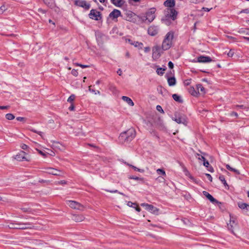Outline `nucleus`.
<instances>
[{
  "label": "nucleus",
  "instance_id": "nucleus-1",
  "mask_svg": "<svg viewBox=\"0 0 249 249\" xmlns=\"http://www.w3.org/2000/svg\"><path fill=\"white\" fill-rule=\"evenodd\" d=\"M178 12L175 9H166L164 12V16L161 21L164 24L169 26L177 17Z\"/></svg>",
  "mask_w": 249,
  "mask_h": 249
},
{
  "label": "nucleus",
  "instance_id": "nucleus-2",
  "mask_svg": "<svg viewBox=\"0 0 249 249\" xmlns=\"http://www.w3.org/2000/svg\"><path fill=\"white\" fill-rule=\"evenodd\" d=\"M135 130L132 128L121 133L119 137V139L122 142H129L135 138Z\"/></svg>",
  "mask_w": 249,
  "mask_h": 249
},
{
  "label": "nucleus",
  "instance_id": "nucleus-3",
  "mask_svg": "<svg viewBox=\"0 0 249 249\" xmlns=\"http://www.w3.org/2000/svg\"><path fill=\"white\" fill-rule=\"evenodd\" d=\"M173 38L174 33L172 32H169L166 35L161 46L163 50H167L171 47Z\"/></svg>",
  "mask_w": 249,
  "mask_h": 249
},
{
  "label": "nucleus",
  "instance_id": "nucleus-4",
  "mask_svg": "<svg viewBox=\"0 0 249 249\" xmlns=\"http://www.w3.org/2000/svg\"><path fill=\"white\" fill-rule=\"evenodd\" d=\"M7 227L9 229H12L25 230L35 229V226L30 223H11L8 225Z\"/></svg>",
  "mask_w": 249,
  "mask_h": 249
},
{
  "label": "nucleus",
  "instance_id": "nucleus-5",
  "mask_svg": "<svg viewBox=\"0 0 249 249\" xmlns=\"http://www.w3.org/2000/svg\"><path fill=\"white\" fill-rule=\"evenodd\" d=\"M156 8H151L147 12L145 15L142 16L141 19L142 21H147L148 23H150L154 20L155 18Z\"/></svg>",
  "mask_w": 249,
  "mask_h": 249
},
{
  "label": "nucleus",
  "instance_id": "nucleus-6",
  "mask_svg": "<svg viewBox=\"0 0 249 249\" xmlns=\"http://www.w3.org/2000/svg\"><path fill=\"white\" fill-rule=\"evenodd\" d=\"M174 116L175 117L172 118V119L178 124H182L185 125H187V121H186V117L185 115L176 113Z\"/></svg>",
  "mask_w": 249,
  "mask_h": 249
},
{
  "label": "nucleus",
  "instance_id": "nucleus-7",
  "mask_svg": "<svg viewBox=\"0 0 249 249\" xmlns=\"http://www.w3.org/2000/svg\"><path fill=\"white\" fill-rule=\"evenodd\" d=\"M141 205L142 207H144L145 209L147 211L154 214L158 215L159 213V209L152 205L148 204L147 203H142Z\"/></svg>",
  "mask_w": 249,
  "mask_h": 249
},
{
  "label": "nucleus",
  "instance_id": "nucleus-8",
  "mask_svg": "<svg viewBox=\"0 0 249 249\" xmlns=\"http://www.w3.org/2000/svg\"><path fill=\"white\" fill-rule=\"evenodd\" d=\"M89 16L90 18L95 20H99L101 18L100 12L94 9L90 10Z\"/></svg>",
  "mask_w": 249,
  "mask_h": 249
},
{
  "label": "nucleus",
  "instance_id": "nucleus-9",
  "mask_svg": "<svg viewBox=\"0 0 249 249\" xmlns=\"http://www.w3.org/2000/svg\"><path fill=\"white\" fill-rule=\"evenodd\" d=\"M74 4L76 6L83 7L86 10H89L90 7V4L84 0H75Z\"/></svg>",
  "mask_w": 249,
  "mask_h": 249
},
{
  "label": "nucleus",
  "instance_id": "nucleus-10",
  "mask_svg": "<svg viewBox=\"0 0 249 249\" xmlns=\"http://www.w3.org/2000/svg\"><path fill=\"white\" fill-rule=\"evenodd\" d=\"M67 204L72 209H77L79 210H83V206L79 203L72 200H69L67 201Z\"/></svg>",
  "mask_w": 249,
  "mask_h": 249
},
{
  "label": "nucleus",
  "instance_id": "nucleus-11",
  "mask_svg": "<svg viewBox=\"0 0 249 249\" xmlns=\"http://www.w3.org/2000/svg\"><path fill=\"white\" fill-rule=\"evenodd\" d=\"M152 57L154 59H158L161 55L162 51L160 46H155L153 48Z\"/></svg>",
  "mask_w": 249,
  "mask_h": 249
},
{
  "label": "nucleus",
  "instance_id": "nucleus-12",
  "mask_svg": "<svg viewBox=\"0 0 249 249\" xmlns=\"http://www.w3.org/2000/svg\"><path fill=\"white\" fill-rule=\"evenodd\" d=\"M47 171L46 172L50 175H53L54 176H61L63 174V172L61 170H58L57 169L49 167L47 168Z\"/></svg>",
  "mask_w": 249,
  "mask_h": 249
},
{
  "label": "nucleus",
  "instance_id": "nucleus-13",
  "mask_svg": "<svg viewBox=\"0 0 249 249\" xmlns=\"http://www.w3.org/2000/svg\"><path fill=\"white\" fill-rule=\"evenodd\" d=\"M159 32V28L156 26H151L148 29V34L151 36H155Z\"/></svg>",
  "mask_w": 249,
  "mask_h": 249
},
{
  "label": "nucleus",
  "instance_id": "nucleus-14",
  "mask_svg": "<svg viewBox=\"0 0 249 249\" xmlns=\"http://www.w3.org/2000/svg\"><path fill=\"white\" fill-rule=\"evenodd\" d=\"M26 155V153L23 151H21L19 153L17 154L15 156V159L18 161H23V160H27H27L25 155Z\"/></svg>",
  "mask_w": 249,
  "mask_h": 249
},
{
  "label": "nucleus",
  "instance_id": "nucleus-15",
  "mask_svg": "<svg viewBox=\"0 0 249 249\" xmlns=\"http://www.w3.org/2000/svg\"><path fill=\"white\" fill-rule=\"evenodd\" d=\"M203 195L206 196L212 203H218L219 202L215 199L211 194L208 192L204 191L202 192Z\"/></svg>",
  "mask_w": 249,
  "mask_h": 249
},
{
  "label": "nucleus",
  "instance_id": "nucleus-16",
  "mask_svg": "<svg viewBox=\"0 0 249 249\" xmlns=\"http://www.w3.org/2000/svg\"><path fill=\"white\" fill-rule=\"evenodd\" d=\"M121 15V11L117 9H114L109 15V17L114 19Z\"/></svg>",
  "mask_w": 249,
  "mask_h": 249
},
{
  "label": "nucleus",
  "instance_id": "nucleus-17",
  "mask_svg": "<svg viewBox=\"0 0 249 249\" xmlns=\"http://www.w3.org/2000/svg\"><path fill=\"white\" fill-rule=\"evenodd\" d=\"M164 5L167 7L166 9H174L175 6V0H166L164 2Z\"/></svg>",
  "mask_w": 249,
  "mask_h": 249
},
{
  "label": "nucleus",
  "instance_id": "nucleus-18",
  "mask_svg": "<svg viewBox=\"0 0 249 249\" xmlns=\"http://www.w3.org/2000/svg\"><path fill=\"white\" fill-rule=\"evenodd\" d=\"M237 224L236 221L235 219H234L233 217L230 215V221L229 223H228V229L231 231L233 233V228L234 226H236Z\"/></svg>",
  "mask_w": 249,
  "mask_h": 249
},
{
  "label": "nucleus",
  "instance_id": "nucleus-19",
  "mask_svg": "<svg viewBox=\"0 0 249 249\" xmlns=\"http://www.w3.org/2000/svg\"><path fill=\"white\" fill-rule=\"evenodd\" d=\"M212 61V59L209 56L201 55L197 58V62L200 63L210 62Z\"/></svg>",
  "mask_w": 249,
  "mask_h": 249
},
{
  "label": "nucleus",
  "instance_id": "nucleus-20",
  "mask_svg": "<svg viewBox=\"0 0 249 249\" xmlns=\"http://www.w3.org/2000/svg\"><path fill=\"white\" fill-rule=\"evenodd\" d=\"M85 219V217L82 215L74 214L72 216V219L76 222H79L83 221Z\"/></svg>",
  "mask_w": 249,
  "mask_h": 249
},
{
  "label": "nucleus",
  "instance_id": "nucleus-21",
  "mask_svg": "<svg viewBox=\"0 0 249 249\" xmlns=\"http://www.w3.org/2000/svg\"><path fill=\"white\" fill-rule=\"evenodd\" d=\"M111 3L117 7H122L124 1L123 0H110Z\"/></svg>",
  "mask_w": 249,
  "mask_h": 249
},
{
  "label": "nucleus",
  "instance_id": "nucleus-22",
  "mask_svg": "<svg viewBox=\"0 0 249 249\" xmlns=\"http://www.w3.org/2000/svg\"><path fill=\"white\" fill-rule=\"evenodd\" d=\"M238 207L242 210H246L248 211L249 210V205L243 202H239L238 203Z\"/></svg>",
  "mask_w": 249,
  "mask_h": 249
},
{
  "label": "nucleus",
  "instance_id": "nucleus-23",
  "mask_svg": "<svg viewBox=\"0 0 249 249\" xmlns=\"http://www.w3.org/2000/svg\"><path fill=\"white\" fill-rule=\"evenodd\" d=\"M122 99L125 102H126L129 105L131 106H134V103L132 100L128 97L123 96Z\"/></svg>",
  "mask_w": 249,
  "mask_h": 249
},
{
  "label": "nucleus",
  "instance_id": "nucleus-24",
  "mask_svg": "<svg viewBox=\"0 0 249 249\" xmlns=\"http://www.w3.org/2000/svg\"><path fill=\"white\" fill-rule=\"evenodd\" d=\"M176 80L174 77L168 78V83L170 86H173L176 84Z\"/></svg>",
  "mask_w": 249,
  "mask_h": 249
},
{
  "label": "nucleus",
  "instance_id": "nucleus-25",
  "mask_svg": "<svg viewBox=\"0 0 249 249\" xmlns=\"http://www.w3.org/2000/svg\"><path fill=\"white\" fill-rule=\"evenodd\" d=\"M189 92L191 95L194 96H197V95L198 94V91H197L194 87L190 88L189 89Z\"/></svg>",
  "mask_w": 249,
  "mask_h": 249
},
{
  "label": "nucleus",
  "instance_id": "nucleus-26",
  "mask_svg": "<svg viewBox=\"0 0 249 249\" xmlns=\"http://www.w3.org/2000/svg\"><path fill=\"white\" fill-rule=\"evenodd\" d=\"M196 89L198 91V94L200 91L202 94L205 93V89L201 84H198L196 85Z\"/></svg>",
  "mask_w": 249,
  "mask_h": 249
},
{
  "label": "nucleus",
  "instance_id": "nucleus-27",
  "mask_svg": "<svg viewBox=\"0 0 249 249\" xmlns=\"http://www.w3.org/2000/svg\"><path fill=\"white\" fill-rule=\"evenodd\" d=\"M172 97L173 99L176 101V102H178V103H182L183 101L181 99L180 96L178 95L177 94H174L172 95Z\"/></svg>",
  "mask_w": 249,
  "mask_h": 249
},
{
  "label": "nucleus",
  "instance_id": "nucleus-28",
  "mask_svg": "<svg viewBox=\"0 0 249 249\" xmlns=\"http://www.w3.org/2000/svg\"><path fill=\"white\" fill-rule=\"evenodd\" d=\"M125 164H126L127 165L129 166V167H132L135 171H138V172H140L141 173H143L144 172V170L143 169H139V168L136 167V166H134L130 164H129L128 163H127L125 162Z\"/></svg>",
  "mask_w": 249,
  "mask_h": 249
},
{
  "label": "nucleus",
  "instance_id": "nucleus-29",
  "mask_svg": "<svg viewBox=\"0 0 249 249\" xmlns=\"http://www.w3.org/2000/svg\"><path fill=\"white\" fill-rule=\"evenodd\" d=\"M226 167L228 170H229L231 171H232V172L236 173V174H238V175L240 174V172L238 170L231 167L229 164H226Z\"/></svg>",
  "mask_w": 249,
  "mask_h": 249
},
{
  "label": "nucleus",
  "instance_id": "nucleus-30",
  "mask_svg": "<svg viewBox=\"0 0 249 249\" xmlns=\"http://www.w3.org/2000/svg\"><path fill=\"white\" fill-rule=\"evenodd\" d=\"M238 33L240 34H243L247 35H249V28H241L240 29Z\"/></svg>",
  "mask_w": 249,
  "mask_h": 249
},
{
  "label": "nucleus",
  "instance_id": "nucleus-31",
  "mask_svg": "<svg viewBox=\"0 0 249 249\" xmlns=\"http://www.w3.org/2000/svg\"><path fill=\"white\" fill-rule=\"evenodd\" d=\"M165 70V69H163L161 68H158L157 69L156 72L159 75H162L164 73V71Z\"/></svg>",
  "mask_w": 249,
  "mask_h": 249
},
{
  "label": "nucleus",
  "instance_id": "nucleus-32",
  "mask_svg": "<svg viewBox=\"0 0 249 249\" xmlns=\"http://www.w3.org/2000/svg\"><path fill=\"white\" fill-rule=\"evenodd\" d=\"M5 117L8 120H12L15 118V116L12 113H7L6 114Z\"/></svg>",
  "mask_w": 249,
  "mask_h": 249
},
{
  "label": "nucleus",
  "instance_id": "nucleus-33",
  "mask_svg": "<svg viewBox=\"0 0 249 249\" xmlns=\"http://www.w3.org/2000/svg\"><path fill=\"white\" fill-rule=\"evenodd\" d=\"M219 179H220V180L223 183V184L225 186H228V184L226 182V181L225 180V178H224V176H223V175H221V176H220L219 177Z\"/></svg>",
  "mask_w": 249,
  "mask_h": 249
},
{
  "label": "nucleus",
  "instance_id": "nucleus-34",
  "mask_svg": "<svg viewBox=\"0 0 249 249\" xmlns=\"http://www.w3.org/2000/svg\"><path fill=\"white\" fill-rule=\"evenodd\" d=\"M129 178L134 179V180H140L142 182H143V180H144V179L142 178H139V177H135V176H130L129 177Z\"/></svg>",
  "mask_w": 249,
  "mask_h": 249
},
{
  "label": "nucleus",
  "instance_id": "nucleus-35",
  "mask_svg": "<svg viewBox=\"0 0 249 249\" xmlns=\"http://www.w3.org/2000/svg\"><path fill=\"white\" fill-rule=\"evenodd\" d=\"M75 96L74 94H71L68 99L67 101L69 103L73 104L72 102L75 99Z\"/></svg>",
  "mask_w": 249,
  "mask_h": 249
},
{
  "label": "nucleus",
  "instance_id": "nucleus-36",
  "mask_svg": "<svg viewBox=\"0 0 249 249\" xmlns=\"http://www.w3.org/2000/svg\"><path fill=\"white\" fill-rule=\"evenodd\" d=\"M53 146L59 149H61V147L63 146L62 145L58 142H54L53 143Z\"/></svg>",
  "mask_w": 249,
  "mask_h": 249
},
{
  "label": "nucleus",
  "instance_id": "nucleus-37",
  "mask_svg": "<svg viewBox=\"0 0 249 249\" xmlns=\"http://www.w3.org/2000/svg\"><path fill=\"white\" fill-rule=\"evenodd\" d=\"M157 173L158 174H161L162 175L165 176L166 173L162 169H158L157 170Z\"/></svg>",
  "mask_w": 249,
  "mask_h": 249
},
{
  "label": "nucleus",
  "instance_id": "nucleus-38",
  "mask_svg": "<svg viewBox=\"0 0 249 249\" xmlns=\"http://www.w3.org/2000/svg\"><path fill=\"white\" fill-rule=\"evenodd\" d=\"M107 192H110V193H118L123 196H124V195L121 193V192H119L118 191V190H105Z\"/></svg>",
  "mask_w": 249,
  "mask_h": 249
},
{
  "label": "nucleus",
  "instance_id": "nucleus-39",
  "mask_svg": "<svg viewBox=\"0 0 249 249\" xmlns=\"http://www.w3.org/2000/svg\"><path fill=\"white\" fill-rule=\"evenodd\" d=\"M127 205L130 207L135 208V206L137 205L136 203H133L131 201H128L127 203Z\"/></svg>",
  "mask_w": 249,
  "mask_h": 249
},
{
  "label": "nucleus",
  "instance_id": "nucleus-40",
  "mask_svg": "<svg viewBox=\"0 0 249 249\" xmlns=\"http://www.w3.org/2000/svg\"><path fill=\"white\" fill-rule=\"evenodd\" d=\"M134 45H133L134 46H135V47H140L141 48L142 47V45H143V44L141 42H135L134 41Z\"/></svg>",
  "mask_w": 249,
  "mask_h": 249
},
{
  "label": "nucleus",
  "instance_id": "nucleus-41",
  "mask_svg": "<svg viewBox=\"0 0 249 249\" xmlns=\"http://www.w3.org/2000/svg\"><path fill=\"white\" fill-rule=\"evenodd\" d=\"M91 87V86H89V90L90 91L92 92H94L95 94H99V95H100V91H99V90L95 91V90H94V89H90Z\"/></svg>",
  "mask_w": 249,
  "mask_h": 249
},
{
  "label": "nucleus",
  "instance_id": "nucleus-42",
  "mask_svg": "<svg viewBox=\"0 0 249 249\" xmlns=\"http://www.w3.org/2000/svg\"><path fill=\"white\" fill-rule=\"evenodd\" d=\"M16 119L18 121L24 122H25L26 120V119L25 118L22 117H17Z\"/></svg>",
  "mask_w": 249,
  "mask_h": 249
},
{
  "label": "nucleus",
  "instance_id": "nucleus-43",
  "mask_svg": "<svg viewBox=\"0 0 249 249\" xmlns=\"http://www.w3.org/2000/svg\"><path fill=\"white\" fill-rule=\"evenodd\" d=\"M75 65L82 68H89V65H82L78 63H75Z\"/></svg>",
  "mask_w": 249,
  "mask_h": 249
},
{
  "label": "nucleus",
  "instance_id": "nucleus-44",
  "mask_svg": "<svg viewBox=\"0 0 249 249\" xmlns=\"http://www.w3.org/2000/svg\"><path fill=\"white\" fill-rule=\"evenodd\" d=\"M156 108H157V110H158L159 111L161 112L162 113L164 112L163 110L162 109V108L160 106L158 105L156 107Z\"/></svg>",
  "mask_w": 249,
  "mask_h": 249
},
{
  "label": "nucleus",
  "instance_id": "nucleus-45",
  "mask_svg": "<svg viewBox=\"0 0 249 249\" xmlns=\"http://www.w3.org/2000/svg\"><path fill=\"white\" fill-rule=\"evenodd\" d=\"M32 131L35 133H36L37 134H38V135H39L42 138H43V136H42V134L43 133L41 131H37L36 130H34V129H32Z\"/></svg>",
  "mask_w": 249,
  "mask_h": 249
},
{
  "label": "nucleus",
  "instance_id": "nucleus-46",
  "mask_svg": "<svg viewBox=\"0 0 249 249\" xmlns=\"http://www.w3.org/2000/svg\"><path fill=\"white\" fill-rule=\"evenodd\" d=\"M20 147L23 150H27V148H28V146L27 145L22 143L21 144Z\"/></svg>",
  "mask_w": 249,
  "mask_h": 249
},
{
  "label": "nucleus",
  "instance_id": "nucleus-47",
  "mask_svg": "<svg viewBox=\"0 0 249 249\" xmlns=\"http://www.w3.org/2000/svg\"><path fill=\"white\" fill-rule=\"evenodd\" d=\"M67 183L66 181L63 180L57 182V184L65 185Z\"/></svg>",
  "mask_w": 249,
  "mask_h": 249
},
{
  "label": "nucleus",
  "instance_id": "nucleus-48",
  "mask_svg": "<svg viewBox=\"0 0 249 249\" xmlns=\"http://www.w3.org/2000/svg\"><path fill=\"white\" fill-rule=\"evenodd\" d=\"M205 175L207 177V178H208V179L211 181L212 182V180H213V178H212V177L211 176V175L209 174H205Z\"/></svg>",
  "mask_w": 249,
  "mask_h": 249
},
{
  "label": "nucleus",
  "instance_id": "nucleus-49",
  "mask_svg": "<svg viewBox=\"0 0 249 249\" xmlns=\"http://www.w3.org/2000/svg\"><path fill=\"white\" fill-rule=\"evenodd\" d=\"M71 73L73 75L76 76L78 75V72L76 70L73 69L71 71Z\"/></svg>",
  "mask_w": 249,
  "mask_h": 249
},
{
  "label": "nucleus",
  "instance_id": "nucleus-50",
  "mask_svg": "<svg viewBox=\"0 0 249 249\" xmlns=\"http://www.w3.org/2000/svg\"><path fill=\"white\" fill-rule=\"evenodd\" d=\"M168 67L170 69H172L174 67V64L171 61H169L168 63Z\"/></svg>",
  "mask_w": 249,
  "mask_h": 249
},
{
  "label": "nucleus",
  "instance_id": "nucleus-51",
  "mask_svg": "<svg viewBox=\"0 0 249 249\" xmlns=\"http://www.w3.org/2000/svg\"><path fill=\"white\" fill-rule=\"evenodd\" d=\"M241 13H244L246 14H249V9H245L242 10L241 11Z\"/></svg>",
  "mask_w": 249,
  "mask_h": 249
},
{
  "label": "nucleus",
  "instance_id": "nucleus-52",
  "mask_svg": "<svg viewBox=\"0 0 249 249\" xmlns=\"http://www.w3.org/2000/svg\"><path fill=\"white\" fill-rule=\"evenodd\" d=\"M234 54V52L231 50H230L229 52L228 53V55L230 57H232Z\"/></svg>",
  "mask_w": 249,
  "mask_h": 249
},
{
  "label": "nucleus",
  "instance_id": "nucleus-53",
  "mask_svg": "<svg viewBox=\"0 0 249 249\" xmlns=\"http://www.w3.org/2000/svg\"><path fill=\"white\" fill-rule=\"evenodd\" d=\"M189 178L194 182H195L196 183H197V182L196 180L191 175L189 176Z\"/></svg>",
  "mask_w": 249,
  "mask_h": 249
},
{
  "label": "nucleus",
  "instance_id": "nucleus-54",
  "mask_svg": "<svg viewBox=\"0 0 249 249\" xmlns=\"http://www.w3.org/2000/svg\"><path fill=\"white\" fill-rule=\"evenodd\" d=\"M37 151H38L40 155H41L43 157H45L46 156V155H47V154H46V153H45L43 152H42V151H41V150H38Z\"/></svg>",
  "mask_w": 249,
  "mask_h": 249
},
{
  "label": "nucleus",
  "instance_id": "nucleus-55",
  "mask_svg": "<svg viewBox=\"0 0 249 249\" xmlns=\"http://www.w3.org/2000/svg\"><path fill=\"white\" fill-rule=\"evenodd\" d=\"M5 10L4 6H1L0 8V13H3Z\"/></svg>",
  "mask_w": 249,
  "mask_h": 249
},
{
  "label": "nucleus",
  "instance_id": "nucleus-56",
  "mask_svg": "<svg viewBox=\"0 0 249 249\" xmlns=\"http://www.w3.org/2000/svg\"><path fill=\"white\" fill-rule=\"evenodd\" d=\"M203 165L205 166L208 167V165H209V162L208 161L205 160V161H203Z\"/></svg>",
  "mask_w": 249,
  "mask_h": 249
},
{
  "label": "nucleus",
  "instance_id": "nucleus-57",
  "mask_svg": "<svg viewBox=\"0 0 249 249\" xmlns=\"http://www.w3.org/2000/svg\"><path fill=\"white\" fill-rule=\"evenodd\" d=\"M134 208L138 212H140L141 211V208L138 206L137 204L136 206H135Z\"/></svg>",
  "mask_w": 249,
  "mask_h": 249
},
{
  "label": "nucleus",
  "instance_id": "nucleus-58",
  "mask_svg": "<svg viewBox=\"0 0 249 249\" xmlns=\"http://www.w3.org/2000/svg\"><path fill=\"white\" fill-rule=\"evenodd\" d=\"M126 41L130 43L131 45H134V42L130 39H126Z\"/></svg>",
  "mask_w": 249,
  "mask_h": 249
},
{
  "label": "nucleus",
  "instance_id": "nucleus-59",
  "mask_svg": "<svg viewBox=\"0 0 249 249\" xmlns=\"http://www.w3.org/2000/svg\"><path fill=\"white\" fill-rule=\"evenodd\" d=\"M9 106H0V109H6L9 108Z\"/></svg>",
  "mask_w": 249,
  "mask_h": 249
},
{
  "label": "nucleus",
  "instance_id": "nucleus-60",
  "mask_svg": "<svg viewBox=\"0 0 249 249\" xmlns=\"http://www.w3.org/2000/svg\"><path fill=\"white\" fill-rule=\"evenodd\" d=\"M69 110H73L74 109V105L73 104H71V106L69 107Z\"/></svg>",
  "mask_w": 249,
  "mask_h": 249
},
{
  "label": "nucleus",
  "instance_id": "nucleus-61",
  "mask_svg": "<svg viewBox=\"0 0 249 249\" xmlns=\"http://www.w3.org/2000/svg\"><path fill=\"white\" fill-rule=\"evenodd\" d=\"M198 159L199 160H203V161H205V160H206V159L205 158V157L203 156H201V157H198Z\"/></svg>",
  "mask_w": 249,
  "mask_h": 249
},
{
  "label": "nucleus",
  "instance_id": "nucleus-62",
  "mask_svg": "<svg viewBox=\"0 0 249 249\" xmlns=\"http://www.w3.org/2000/svg\"><path fill=\"white\" fill-rule=\"evenodd\" d=\"M38 11L39 12H41V13H42L43 14H45L46 13V11L44 10H43L41 8H39L38 9Z\"/></svg>",
  "mask_w": 249,
  "mask_h": 249
},
{
  "label": "nucleus",
  "instance_id": "nucleus-63",
  "mask_svg": "<svg viewBox=\"0 0 249 249\" xmlns=\"http://www.w3.org/2000/svg\"><path fill=\"white\" fill-rule=\"evenodd\" d=\"M117 72L120 76H121L122 74V71L121 69H118Z\"/></svg>",
  "mask_w": 249,
  "mask_h": 249
},
{
  "label": "nucleus",
  "instance_id": "nucleus-64",
  "mask_svg": "<svg viewBox=\"0 0 249 249\" xmlns=\"http://www.w3.org/2000/svg\"><path fill=\"white\" fill-rule=\"evenodd\" d=\"M231 116H235L236 117H237L238 116V114L236 112H232L231 113Z\"/></svg>",
  "mask_w": 249,
  "mask_h": 249
}]
</instances>
